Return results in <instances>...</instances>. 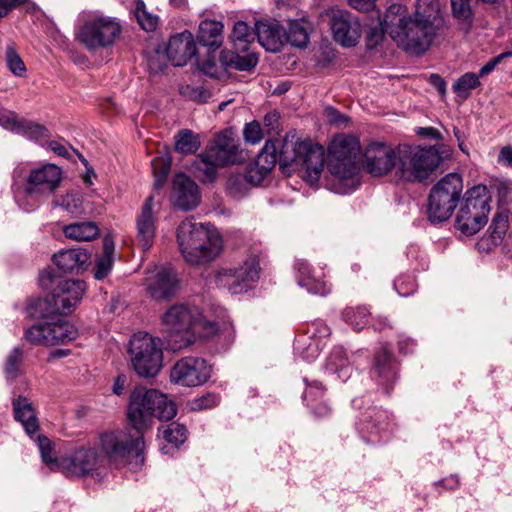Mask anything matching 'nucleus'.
Segmentation results:
<instances>
[{
  "mask_svg": "<svg viewBox=\"0 0 512 512\" xmlns=\"http://www.w3.org/2000/svg\"><path fill=\"white\" fill-rule=\"evenodd\" d=\"M167 54L156 51L148 58V67L151 72L158 73L164 70L167 65Z\"/></svg>",
  "mask_w": 512,
  "mask_h": 512,
  "instance_id": "nucleus-57",
  "label": "nucleus"
},
{
  "mask_svg": "<svg viewBox=\"0 0 512 512\" xmlns=\"http://www.w3.org/2000/svg\"><path fill=\"white\" fill-rule=\"evenodd\" d=\"M115 251V243L110 235H107L103 239V252L97 258L94 267V277L98 280H102L108 276L113 265V255Z\"/></svg>",
  "mask_w": 512,
  "mask_h": 512,
  "instance_id": "nucleus-32",
  "label": "nucleus"
},
{
  "mask_svg": "<svg viewBox=\"0 0 512 512\" xmlns=\"http://www.w3.org/2000/svg\"><path fill=\"white\" fill-rule=\"evenodd\" d=\"M167 332L168 349L177 352L190 346L196 334L210 336L217 331L214 322L203 320L196 307L178 304L170 307L162 316Z\"/></svg>",
  "mask_w": 512,
  "mask_h": 512,
  "instance_id": "nucleus-5",
  "label": "nucleus"
},
{
  "mask_svg": "<svg viewBox=\"0 0 512 512\" xmlns=\"http://www.w3.org/2000/svg\"><path fill=\"white\" fill-rule=\"evenodd\" d=\"M127 384H128V377L126 375L121 374V375L117 376V378L115 379V381L113 383V387H112L113 393L115 395H122L126 389Z\"/></svg>",
  "mask_w": 512,
  "mask_h": 512,
  "instance_id": "nucleus-63",
  "label": "nucleus"
},
{
  "mask_svg": "<svg viewBox=\"0 0 512 512\" xmlns=\"http://www.w3.org/2000/svg\"><path fill=\"white\" fill-rule=\"evenodd\" d=\"M283 35L284 43L288 42L292 46L299 48L305 47L309 41L307 28L302 22L297 20L289 22L288 28Z\"/></svg>",
  "mask_w": 512,
  "mask_h": 512,
  "instance_id": "nucleus-39",
  "label": "nucleus"
},
{
  "mask_svg": "<svg viewBox=\"0 0 512 512\" xmlns=\"http://www.w3.org/2000/svg\"><path fill=\"white\" fill-rule=\"evenodd\" d=\"M62 170L55 164H45L32 169L25 181V193L30 197L46 198L60 186Z\"/></svg>",
  "mask_w": 512,
  "mask_h": 512,
  "instance_id": "nucleus-16",
  "label": "nucleus"
},
{
  "mask_svg": "<svg viewBox=\"0 0 512 512\" xmlns=\"http://www.w3.org/2000/svg\"><path fill=\"white\" fill-rule=\"evenodd\" d=\"M167 58L174 66L185 65L195 54L196 44L193 34L185 30L170 37L167 46Z\"/></svg>",
  "mask_w": 512,
  "mask_h": 512,
  "instance_id": "nucleus-22",
  "label": "nucleus"
},
{
  "mask_svg": "<svg viewBox=\"0 0 512 512\" xmlns=\"http://www.w3.org/2000/svg\"><path fill=\"white\" fill-rule=\"evenodd\" d=\"M324 387L320 382L314 381L312 383H307V387L304 391L303 398L307 403V406H311L313 409L317 407V404L324 396Z\"/></svg>",
  "mask_w": 512,
  "mask_h": 512,
  "instance_id": "nucleus-51",
  "label": "nucleus"
},
{
  "mask_svg": "<svg viewBox=\"0 0 512 512\" xmlns=\"http://www.w3.org/2000/svg\"><path fill=\"white\" fill-rule=\"evenodd\" d=\"M359 139L349 134H337L327 151V169L331 175L329 186L338 194H348L359 185Z\"/></svg>",
  "mask_w": 512,
  "mask_h": 512,
  "instance_id": "nucleus-3",
  "label": "nucleus"
},
{
  "mask_svg": "<svg viewBox=\"0 0 512 512\" xmlns=\"http://www.w3.org/2000/svg\"><path fill=\"white\" fill-rule=\"evenodd\" d=\"M128 355L134 371L140 377H154L162 368L161 340L149 333L138 332L131 337Z\"/></svg>",
  "mask_w": 512,
  "mask_h": 512,
  "instance_id": "nucleus-9",
  "label": "nucleus"
},
{
  "mask_svg": "<svg viewBox=\"0 0 512 512\" xmlns=\"http://www.w3.org/2000/svg\"><path fill=\"white\" fill-rule=\"evenodd\" d=\"M22 360V351L19 348L13 349V351L9 354L6 364H5V373L8 378H15L20 367V363Z\"/></svg>",
  "mask_w": 512,
  "mask_h": 512,
  "instance_id": "nucleus-53",
  "label": "nucleus"
},
{
  "mask_svg": "<svg viewBox=\"0 0 512 512\" xmlns=\"http://www.w3.org/2000/svg\"><path fill=\"white\" fill-rule=\"evenodd\" d=\"M37 444L43 463L51 471H59L62 469V457L58 458L55 454L54 443L46 436L37 437Z\"/></svg>",
  "mask_w": 512,
  "mask_h": 512,
  "instance_id": "nucleus-37",
  "label": "nucleus"
},
{
  "mask_svg": "<svg viewBox=\"0 0 512 512\" xmlns=\"http://www.w3.org/2000/svg\"><path fill=\"white\" fill-rule=\"evenodd\" d=\"M463 190L459 174L450 173L441 178L429 195L428 217L432 222L447 220L453 213Z\"/></svg>",
  "mask_w": 512,
  "mask_h": 512,
  "instance_id": "nucleus-10",
  "label": "nucleus"
},
{
  "mask_svg": "<svg viewBox=\"0 0 512 512\" xmlns=\"http://www.w3.org/2000/svg\"><path fill=\"white\" fill-rule=\"evenodd\" d=\"M243 134L246 142H249L251 144H257L263 138L261 126L257 121H252L246 124Z\"/></svg>",
  "mask_w": 512,
  "mask_h": 512,
  "instance_id": "nucleus-54",
  "label": "nucleus"
},
{
  "mask_svg": "<svg viewBox=\"0 0 512 512\" xmlns=\"http://www.w3.org/2000/svg\"><path fill=\"white\" fill-rule=\"evenodd\" d=\"M222 165L214 158L208 157V151L199 155L196 161V169L203 174V180L213 181L219 167Z\"/></svg>",
  "mask_w": 512,
  "mask_h": 512,
  "instance_id": "nucleus-45",
  "label": "nucleus"
},
{
  "mask_svg": "<svg viewBox=\"0 0 512 512\" xmlns=\"http://www.w3.org/2000/svg\"><path fill=\"white\" fill-rule=\"evenodd\" d=\"M491 196L484 185L469 189L456 216V227L465 235H474L487 223Z\"/></svg>",
  "mask_w": 512,
  "mask_h": 512,
  "instance_id": "nucleus-8",
  "label": "nucleus"
},
{
  "mask_svg": "<svg viewBox=\"0 0 512 512\" xmlns=\"http://www.w3.org/2000/svg\"><path fill=\"white\" fill-rule=\"evenodd\" d=\"M6 60H7V66L9 70L16 76H23L26 67L20 56L16 53V51L8 47L6 52Z\"/></svg>",
  "mask_w": 512,
  "mask_h": 512,
  "instance_id": "nucleus-52",
  "label": "nucleus"
},
{
  "mask_svg": "<svg viewBox=\"0 0 512 512\" xmlns=\"http://www.w3.org/2000/svg\"><path fill=\"white\" fill-rule=\"evenodd\" d=\"M374 373L387 383L391 382L396 377V365L392 355L386 349L376 354Z\"/></svg>",
  "mask_w": 512,
  "mask_h": 512,
  "instance_id": "nucleus-38",
  "label": "nucleus"
},
{
  "mask_svg": "<svg viewBox=\"0 0 512 512\" xmlns=\"http://www.w3.org/2000/svg\"><path fill=\"white\" fill-rule=\"evenodd\" d=\"M330 26L335 41L344 47L355 46L362 34V25L358 17L347 10L332 8Z\"/></svg>",
  "mask_w": 512,
  "mask_h": 512,
  "instance_id": "nucleus-18",
  "label": "nucleus"
},
{
  "mask_svg": "<svg viewBox=\"0 0 512 512\" xmlns=\"http://www.w3.org/2000/svg\"><path fill=\"white\" fill-rule=\"evenodd\" d=\"M21 119L12 111L0 112V126L10 130L14 133L17 132Z\"/></svg>",
  "mask_w": 512,
  "mask_h": 512,
  "instance_id": "nucleus-55",
  "label": "nucleus"
},
{
  "mask_svg": "<svg viewBox=\"0 0 512 512\" xmlns=\"http://www.w3.org/2000/svg\"><path fill=\"white\" fill-rule=\"evenodd\" d=\"M480 86L479 76L475 73H465L453 84V91L461 98H467L470 91Z\"/></svg>",
  "mask_w": 512,
  "mask_h": 512,
  "instance_id": "nucleus-43",
  "label": "nucleus"
},
{
  "mask_svg": "<svg viewBox=\"0 0 512 512\" xmlns=\"http://www.w3.org/2000/svg\"><path fill=\"white\" fill-rule=\"evenodd\" d=\"M369 311L366 307L347 308L343 312L344 320L354 330H361L369 323Z\"/></svg>",
  "mask_w": 512,
  "mask_h": 512,
  "instance_id": "nucleus-42",
  "label": "nucleus"
},
{
  "mask_svg": "<svg viewBox=\"0 0 512 512\" xmlns=\"http://www.w3.org/2000/svg\"><path fill=\"white\" fill-rule=\"evenodd\" d=\"M103 458L89 446L76 449L70 456L62 457L61 473L66 476L100 477L104 470Z\"/></svg>",
  "mask_w": 512,
  "mask_h": 512,
  "instance_id": "nucleus-15",
  "label": "nucleus"
},
{
  "mask_svg": "<svg viewBox=\"0 0 512 512\" xmlns=\"http://www.w3.org/2000/svg\"><path fill=\"white\" fill-rule=\"evenodd\" d=\"M14 419L21 423L29 437H33L39 430V421L33 404L29 399L18 396L12 401Z\"/></svg>",
  "mask_w": 512,
  "mask_h": 512,
  "instance_id": "nucleus-26",
  "label": "nucleus"
},
{
  "mask_svg": "<svg viewBox=\"0 0 512 512\" xmlns=\"http://www.w3.org/2000/svg\"><path fill=\"white\" fill-rule=\"evenodd\" d=\"M223 29L221 21L204 19L199 24L198 40L204 46L218 49L223 43Z\"/></svg>",
  "mask_w": 512,
  "mask_h": 512,
  "instance_id": "nucleus-30",
  "label": "nucleus"
},
{
  "mask_svg": "<svg viewBox=\"0 0 512 512\" xmlns=\"http://www.w3.org/2000/svg\"><path fill=\"white\" fill-rule=\"evenodd\" d=\"M208 157L216 159L222 166L233 164L237 160L238 145L227 131L218 134L214 143L207 148Z\"/></svg>",
  "mask_w": 512,
  "mask_h": 512,
  "instance_id": "nucleus-25",
  "label": "nucleus"
},
{
  "mask_svg": "<svg viewBox=\"0 0 512 512\" xmlns=\"http://www.w3.org/2000/svg\"><path fill=\"white\" fill-rule=\"evenodd\" d=\"M89 254L81 248L61 251L54 255L55 265L64 273L79 271L89 260Z\"/></svg>",
  "mask_w": 512,
  "mask_h": 512,
  "instance_id": "nucleus-29",
  "label": "nucleus"
},
{
  "mask_svg": "<svg viewBox=\"0 0 512 512\" xmlns=\"http://www.w3.org/2000/svg\"><path fill=\"white\" fill-rule=\"evenodd\" d=\"M135 16L140 26L146 31H153L158 22V18L147 12L143 2H138L135 9Z\"/></svg>",
  "mask_w": 512,
  "mask_h": 512,
  "instance_id": "nucleus-50",
  "label": "nucleus"
},
{
  "mask_svg": "<svg viewBox=\"0 0 512 512\" xmlns=\"http://www.w3.org/2000/svg\"><path fill=\"white\" fill-rule=\"evenodd\" d=\"M280 143L267 140L253 163L248 165L249 177L253 183H261L277 162V150Z\"/></svg>",
  "mask_w": 512,
  "mask_h": 512,
  "instance_id": "nucleus-23",
  "label": "nucleus"
},
{
  "mask_svg": "<svg viewBox=\"0 0 512 512\" xmlns=\"http://www.w3.org/2000/svg\"><path fill=\"white\" fill-rule=\"evenodd\" d=\"M97 448L100 450L103 461L119 467L131 464H142L144 439L142 432L131 434L127 430H111L101 433L98 437Z\"/></svg>",
  "mask_w": 512,
  "mask_h": 512,
  "instance_id": "nucleus-7",
  "label": "nucleus"
},
{
  "mask_svg": "<svg viewBox=\"0 0 512 512\" xmlns=\"http://www.w3.org/2000/svg\"><path fill=\"white\" fill-rule=\"evenodd\" d=\"M177 285L175 273L168 267H156L150 270L146 278V286L150 296L163 300L172 296Z\"/></svg>",
  "mask_w": 512,
  "mask_h": 512,
  "instance_id": "nucleus-20",
  "label": "nucleus"
},
{
  "mask_svg": "<svg viewBox=\"0 0 512 512\" xmlns=\"http://www.w3.org/2000/svg\"><path fill=\"white\" fill-rule=\"evenodd\" d=\"M280 115L273 110L268 112L264 117V125L269 131L277 132L279 129Z\"/></svg>",
  "mask_w": 512,
  "mask_h": 512,
  "instance_id": "nucleus-59",
  "label": "nucleus"
},
{
  "mask_svg": "<svg viewBox=\"0 0 512 512\" xmlns=\"http://www.w3.org/2000/svg\"><path fill=\"white\" fill-rule=\"evenodd\" d=\"M176 413V404L157 390L136 387L130 394L127 416L135 431L143 432L152 418L168 421Z\"/></svg>",
  "mask_w": 512,
  "mask_h": 512,
  "instance_id": "nucleus-6",
  "label": "nucleus"
},
{
  "mask_svg": "<svg viewBox=\"0 0 512 512\" xmlns=\"http://www.w3.org/2000/svg\"><path fill=\"white\" fill-rule=\"evenodd\" d=\"M54 316L44 317L46 320L27 329L25 338L32 344L45 346L65 344L74 340L77 336L75 327Z\"/></svg>",
  "mask_w": 512,
  "mask_h": 512,
  "instance_id": "nucleus-14",
  "label": "nucleus"
},
{
  "mask_svg": "<svg viewBox=\"0 0 512 512\" xmlns=\"http://www.w3.org/2000/svg\"><path fill=\"white\" fill-rule=\"evenodd\" d=\"M172 197L174 204L184 211L193 210L200 203L197 184L183 173L174 177Z\"/></svg>",
  "mask_w": 512,
  "mask_h": 512,
  "instance_id": "nucleus-21",
  "label": "nucleus"
},
{
  "mask_svg": "<svg viewBox=\"0 0 512 512\" xmlns=\"http://www.w3.org/2000/svg\"><path fill=\"white\" fill-rule=\"evenodd\" d=\"M259 278V265L254 259L247 260L236 268L221 269L216 275L219 286L226 287L232 294L247 291Z\"/></svg>",
  "mask_w": 512,
  "mask_h": 512,
  "instance_id": "nucleus-17",
  "label": "nucleus"
},
{
  "mask_svg": "<svg viewBox=\"0 0 512 512\" xmlns=\"http://www.w3.org/2000/svg\"><path fill=\"white\" fill-rule=\"evenodd\" d=\"M121 33L115 18L93 16L87 19L77 33L78 40L90 51L112 46Z\"/></svg>",
  "mask_w": 512,
  "mask_h": 512,
  "instance_id": "nucleus-13",
  "label": "nucleus"
},
{
  "mask_svg": "<svg viewBox=\"0 0 512 512\" xmlns=\"http://www.w3.org/2000/svg\"><path fill=\"white\" fill-rule=\"evenodd\" d=\"M498 162L512 167V148L505 146L500 150Z\"/></svg>",
  "mask_w": 512,
  "mask_h": 512,
  "instance_id": "nucleus-64",
  "label": "nucleus"
},
{
  "mask_svg": "<svg viewBox=\"0 0 512 512\" xmlns=\"http://www.w3.org/2000/svg\"><path fill=\"white\" fill-rule=\"evenodd\" d=\"M220 399L215 394H207L196 401V407L199 409H209L218 405Z\"/></svg>",
  "mask_w": 512,
  "mask_h": 512,
  "instance_id": "nucleus-60",
  "label": "nucleus"
},
{
  "mask_svg": "<svg viewBox=\"0 0 512 512\" xmlns=\"http://www.w3.org/2000/svg\"><path fill=\"white\" fill-rule=\"evenodd\" d=\"M478 0H451L453 16L466 26L473 20L472 6Z\"/></svg>",
  "mask_w": 512,
  "mask_h": 512,
  "instance_id": "nucleus-44",
  "label": "nucleus"
},
{
  "mask_svg": "<svg viewBox=\"0 0 512 512\" xmlns=\"http://www.w3.org/2000/svg\"><path fill=\"white\" fill-rule=\"evenodd\" d=\"M86 289L85 282L67 279L60 281L52 295L36 302L40 317L68 314L79 303Z\"/></svg>",
  "mask_w": 512,
  "mask_h": 512,
  "instance_id": "nucleus-12",
  "label": "nucleus"
},
{
  "mask_svg": "<svg viewBox=\"0 0 512 512\" xmlns=\"http://www.w3.org/2000/svg\"><path fill=\"white\" fill-rule=\"evenodd\" d=\"M512 55L511 52H504V53H501L499 54L498 56L490 59L485 65H483L481 67V69L479 70V73L477 74L480 77H483L485 75H488L489 73H491L495 68L496 66L506 57H510Z\"/></svg>",
  "mask_w": 512,
  "mask_h": 512,
  "instance_id": "nucleus-58",
  "label": "nucleus"
},
{
  "mask_svg": "<svg viewBox=\"0 0 512 512\" xmlns=\"http://www.w3.org/2000/svg\"><path fill=\"white\" fill-rule=\"evenodd\" d=\"M508 230V215L497 213L489 227L490 238L493 244L499 243Z\"/></svg>",
  "mask_w": 512,
  "mask_h": 512,
  "instance_id": "nucleus-49",
  "label": "nucleus"
},
{
  "mask_svg": "<svg viewBox=\"0 0 512 512\" xmlns=\"http://www.w3.org/2000/svg\"><path fill=\"white\" fill-rule=\"evenodd\" d=\"M160 433L168 443L178 446L186 440L187 429L182 424L172 422L163 426Z\"/></svg>",
  "mask_w": 512,
  "mask_h": 512,
  "instance_id": "nucleus-46",
  "label": "nucleus"
},
{
  "mask_svg": "<svg viewBox=\"0 0 512 512\" xmlns=\"http://www.w3.org/2000/svg\"><path fill=\"white\" fill-rule=\"evenodd\" d=\"M326 370L336 374L339 379L345 381L349 378L352 368L342 348H335L328 358Z\"/></svg>",
  "mask_w": 512,
  "mask_h": 512,
  "instance_id": "nucleus-35",
  "label": "nucleus"
},
{
  "mask_svg": "<svg viewBox=\"0 0 512 512\" xmlns=\"http://www.w3.org/2000/svg\"><path fill=\"white\" fill-rule=\"evenodd\" d=\"M137 240L141 248L149 250L155 237V216L153 213V198L148 197L136 219Z\"/></svg>",
  "mask_w": 512,
  "mask_h": 512,
  "instance_id": "nucleus-24",
  "label": "nucleus"
},
{
  "mask_svg": "<svg viewBox=\"0 0 512 512\" xmlns=\"http://www.w3.org/2000/svg\"><path fill=\"white\" fill-rule=\"evenodd\" d=\"M442 158L433 147H413L371 141L363 150L362 165L373 176L394 172L405 181H422L440 164Z\"/></svg>",
  "mask_w": 512,
  "mask_h": 512,
  "instance_id": "nucleus-1",
  "label": "nucleus"
},
{
  "mask_svg": "<svg viewBox=\"0 0 512 512\" xmlns=\"http://www.w3.org/2000/svg\"><path fill=\"white\" fill-rule=\"evenodd\" d=\"M229 38L236 51L247 52L249 45L256 39V28H250L246 22L238 21Z\"/></svg>",
  "mask_w": 512,
  "mask_h": 512,
  "instance_id": "nucleus-33",
  "label": "nucleus"
},
{
  "mask_svg": "<svg viewBox=\"0 0 512 512\" xmlns=\"http://www.w3.org/2000/svg\"><path fill=\"white\" fill-rule=\"evenodd\" d=\"M349 5L360 11H369L375 7L377 0H347Z\"/></svg>",
  "mask_w": 512,
  "mask_h": 512,
  "instance_id": "nucleus-62",
  "label": "nucleus"
},
{
  "mask_svg": "<svg viewBox=\"0 0 512 512\" xmlns=\"http://www.w3.org/2000/svg\"><path fill=\"white\" fill-rule=\"evenodd\" d=\"M64 234L76 241H91L99 235V228L93 222L74 223L64 227Z\"/></svg>",
  "mask_w": 512,
  "mask_h": 512,
  "instance_id": "nucleus-36",
  "label": "nucleus"
},
{
  "mask_svg": "<svg viewBox=\"0 0 512 512\" xmlns=\"http://www.w3.org/2000/svg\"><path fill=\"white\" fill-rule=\"evenodd\" d=\"M176 240L183 259L191 265H202L216 259L222 251V239L210 224L183 220L176 230Z\"/></svg>",
  "mask_w": 512,
  "mask_h": 512,
  "instance_id": "nucleus-4",
  "label": "nucleus"
},
{
  "mask_svg": "<svg viewBox=\"0 0 512 512\" xmlns=\"http://www.w3.org/2000/svg\"><path fill=\"white\" fill-rule=\"evenodd\" d=\"M16 134L25 136L29 140L38 141L48 136L47 129L34 122L21 119L19 128Z\"/></svg>",
  "mask_w": 512,
  "mask_h": 512,
  "instance_id": "nucleus-47",
  "label": "nucleus"
},
{
  "mask_svg": "<svg viewBox=\"0 0 512 512\" xmlns=\"http://www.w3.org/2000/svg\"><path fill=\"white\" fill-rule=\"evenodd\" d=\"M297 279L300 286L305 287L308 292L324 296L330 292L327 283L320 276L313 274V271L307 261L298 259L295 262Z\"/></svg>",
  "mask_w": 512,
  "mask_h": 512,
  "instance_id": "nucleus-27",
  "label": "nucleus"
},
{
  "mask_svg": "<svg viewBox=\"0 0 512 512\" xmlns=\"http://www.w3.org/2000/svg\"><path fill=\"white\" fill-rule=\"evenodd\" d=\"M200 147L199 136L188 129L180 130L175 135V150L181 154H193Z\"/></svg>",
  "mask_w": 512,
  "mask_h": 512,
  "instance_id": "nucleus-40",
  "label": "nucleus"
},
{
  "mask_svg": "<svg viewBox=\"0 0 512 512\" xmlns=\"http://www.w3.org/2000/svg\"><path fill=\"white\" fill-rule=\"evenodd\" d=\"M54 206L61 207L72 215L84 213L82 196L77 192H67L65 195L57 196L53 201Z\"/></svg>",
  "mask_w": 512,
  "mask_h": 512,
  "instance_id": "nucleus-41",
  "label": "nucleus"
},
{
  "mask_svg": "<svg viewBox=\"0 0 512 512\" xmlns=\"http://www.w3.org/2000/svg\"><path fill=\"white\" fill-rule=\"evenodd\" d=\"M151 165L155 177L154 185L156 188H160L165 182V179L169 173L171 157L168 155L155 157L152 159Z\"/></svg>",
  "mask_w": 512,
  "mask_h": 512,
  "instance_id": "nucleus-48",
  "label": "nucleus"
},
{
  "mask_svg": "<svg viewBox=\"0 0 512 512\" xmlns=\"http://www.w3.org/2000/svg\"><path fill=\"white\" fill-rule=\"evenodd\" d=\"M442 23L438 0H418L414 13L400 3L385 12L388 35L396 45L412 55H420L431 46Z\"/></svg>",
  "mask_w": 512,
  "mask_h": 512,
  "instance_id": "nucleus-2",
  "label": "nucleus"
},
{
  "mask_svg": "<svg viewBox=\"0 0 512 512\" xmlns=\"http://www.w3.org/2000/svg\"><path fill=\"white\" fill-rule=\"evenodd\" d=\"M210 367L197 357H185L177 361L170 373L171 381L185 387H195L205 383L210 377Z\"/></svg>",
  "mask_w": 512,
  "mask_h": 512,
  "instance_id": "nucleus-19",
  "label": "nucleus"
},
{
  "mask_svg": "<svg viewBox=\"0 0 512 512\" xmlns=\"http://www.w3.org/2000/svg\"><path fill=\"white\" fill-rule=\"evenodd\" d=\"M279 159L283 165L303 166L310 175L318 177L324 167L325 154L321 146L287 135L281 144Z\"/></svg>",
  "mask_w": 512,
  "mask_h": 512,
  "instance_id": "nucleus-11",
  "label": "nucleus"
},
{
  "mask_svg": "<svg viewBox=\"0 0 512 512\" xmlns=\"http://www.w3.org/2000/svg\"><path fill=\"white\" fill-rule=\"evenodd\" d=\"M256 38L270 52H278L284 44V35L277 23L257 22Z\"/></svg>",
  "mask_w": 512,
  "mask_h": 512,
  "instance_id": "nucleus-28",
  "label": "nucleus"
},
{
  "mask_svg": "<svg viewBox=\"0 0 512 512\" xmlns=\"http://www.w3.org/2000/svg\"><path fill=\"white\" fill-rule=\"evenodd\" d=\"M260 183H253L249 177V168L247 167L244 174H232L226 182V191L234 199H241L245 197L251 187L259 185Z\"/></svg>",
  "mask_w": 512,
  "mask_h": 512,
  "instance_id": "nucleus-34",
  "label": "nucleus"
},
{
  "mask_svg": "<svg viewBox=\"0 0 512 512\" xmlns=\"http://www.w3.org/2000/svg\"><path fill=\"white\" fill-rule=\"evenodd\" d=\"M385 33L388 34V32L386 31L384 17L383 21L379 23V27H372L369 29L367 33V45L370 48L377 46L382 41Z\"/></svg>",
  "mask_w": 512,
  "mask_h": 512,
  "instance_id": "nucleus-56",
  "label": "nucleus"
},
{
  "mask_svg": "<svg viewBox=\"0 0 512 512\" xmlns=\"http://www.w3.org/2000/svg\"><path fill=\"white\" fill-rule=\"evenodd\" d=\"M429 82L438 90L441 98L444 99L446 96V83L444 79L438 74H431L429 77Z\"/></svg>",
  "mask_w": 512,
  "mask_h": 512,
  "instance_id": "nucleus-61",
  "label": "nucleus"
},
{
  "mask_svg": "<svg viewBox=\"0 0 512 512\" xmlns=\"http://www.w3.org/2000/svg\"><path fill=\"white\" fill-rule=\"evenodd\" d=\"M240 51H222L220 54V62L227 69H236L239 71H249L258 63V57L255 53L244 52V55L239 54Z\"/></svg>",
  "mask_w": 512,
  "mask_h": 512,
  "instance_id": "nucleus-31",
  "label": "nucleus"
}]
</instances>
